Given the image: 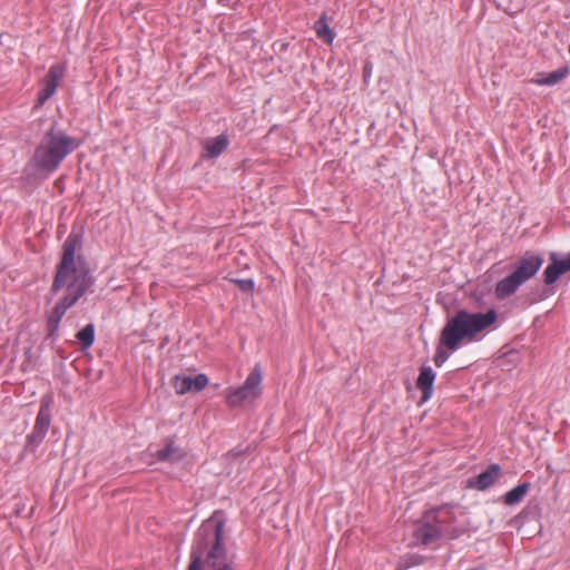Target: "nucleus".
Masks as SVG:
<instances>
[{
	"label": "nucleus",
	"mask_w": 570,
	"mask_h": 570,
	"mask_svg": "<svg viewBox=\"0 0 570 570\" xmlns=\"http://www.w3.org/2000/svg\"><path fill=\"white\" fill-rule=\"evenodd\" d=\"M430 513L432 514L435 524H438V528H445L450 530V532H442L444 539H455L462 533L463 530L454 525L455 518L450 508H440L438 510L430 511Z\"/></svg>",
	"instance_id": "obj_11"
},
{
	"label": "nucleus",
	"mask_w": 570,
	"mask_h": 570,
	"mask_svg": "<svg viewBox=\"0 0 570 570\" xmlns=\"http://www.w3.org/2000/svg\"><path fill=\"white\" fill-rule=\"evenodd\" d=\"M419 559H420L419 557L415 558V561H413L412 564H419L420 563Z\"/></svg>",
	"instance_id": "obj_30"
},
{
	"label": "nucleus",
	"mask_w": 570,
	"mask_h": 570,
	"mask_svg": "<svg viewBox=\"0 0 570 570\" xmlns=\"http://www.w3.org/2000/svg\"><path fill=\"white\" fill-rule=\"evenodd\" d=\"M225 521L217 512L198 528L190 550L187 570H234L224 543Z\"/></svg>",
	"instance_id": "obj_2"
},
{
	"label": "nucleus",
	"mask_w": 570,
	"mask_h": 570,
	"mask_svg": "<svg viewBox=\"0 0 570 570\" xmlns=\"http://www.w3.org/2000/svg\"><path fill=\"white\" fill-rule=\"evenodd\" d=\"M208 376L206 374H197L195 377L188 375H175L171 379V385L178 395L187 393H198L208 385Z\"/></svg>",
	"instance_id": "obj_8"
},
{
	"label": "nucleus",
	"mask_w": 570,
	"mask_h": 570,
	"mask_svg": "<svg viewBox=\"0 0 570 570\" xmlns=\"http://www.w3.org/2000/svg\"><path fill=\"white\" fill-rule=\"evenodd\" d=\"M530 483L523 482L508 491L504 495V503L515 505L520 503L530 490Z\"/></svg>",
	"instance_id": "obj_19"
},
{
	"label": "nucleus",
	"mask_w": 570,
	"mask_h": 570,
	"mask_svg": "<svg viewBox=\"0 0 570 570\" xmlns=\"http://www.w3.org/2000/svg\"><path fill=\"white\" fill-rule=\"evenodd\" d=\"M228 137L226 135H219L215 138L207 139L204 142L203 158H216L222 155L228 147Z\"/></svg>",
	"instance_id": "obj_16"
},
{
	"label": "nucleus",
	"mask_w": 570,
	"mask_h": 570,
	"mask_svg": "<svg viewBox=\"0 0 570 570\" xmlns=\"http://www.w3.org/2000/svg\"><path fill=\"white\" fill-rule=\"evenodd\" d=\"M63 75L65 67L62 65H53L49 68L46 77L42 79V89L38 94L37 107L42 106L53 96Z\"/></svg>",
	"instance_id": "obj_10"
},
{
	"label": "nucleus",
	"mask_w": 570,
	"mask_h": 570,
	"mask_svg": "<svg viewBox=\"0 0 570 570\" xmlns=\"http://www.w3.org/2000/svg\"><path fill=\"white\" fill-rule=\"evenodd\" d=\"M550 261L551 263L543 272L547 285L553 284L561 275L570 271V253L562 259H559L556 253H551Z\"/></svg>",
	"instance_id": "obj_12"
},
{
	"label": "nucleus",
	"mask_w": 570,
	"mask_h": 570,
	"mask_svg": "<svg viewBox=\"0 0 570 570\" xmlns=\"http://www.w3.org/2000/svg\"><path fill=\"white\" fill-rule=\"evenodd\" d=\"M498 361L499 366L507 371H510L520 363L521 358L518 351L510 350L505 352Z\"/></svg>",
	"instance_id": "obj_24"
},
{
	"label": "nucleus",
	"mask_w": 570,
	"mask_h": 570,
	"mask_svg": "<svg viewBox=\"0 0 570 570\" xmlns=\"http://www.w3.org/2000/svg\"><path fill=\"white\" fill-rule=\"evenodd\" d=\"M81 248V236L70 233L62 245L61 261L57 266L52 283V291L58 292L66 287V295L53 307L48 321H61L66 311L73 306L78 299L92 286L94 279L81 255H76Z\"/></svg>",
	"instance_id": "obj_1"
},
{
	"label": "nucleus",
	"mask_w": 570,
	"mask_h": 570,
	"mask_svg": "<svg viewBox=\"0 0 570 570\" xmlns=\"http://www.w3.org/2000/svg\"><path fill=\"white\" fill-rule=\"evenodd\" d=\"M51 404L52 397L50 395H45L41 399L40 409L33 426V429L45 435L47 434L51 422Z\"/></svg>",
	"instance_id": "obj_14"
},
{
	"label": "nucleus",
	"mask_w": 570,
	"mask_h": 570,
	"mask_svg": "<svg viewBox=\"0 0 570 570\" xmlns=\"http://www.w3.org/2000/svg\"><path fill=\"white\" fill-rule=\"evenodd\" d=\"M78 147L79 142L76 138L67 135L53 124L37 146L32 163L38 170L52 173Z\"/></svg>",
	"instance_id": "obj_3"
},
{
	"label": "nucleus",
	"mask_w": 570,
	"mask_h": 570,
	"mask_svg": "<svg viewBox=\"0 0 570 570\" xmlns=\"http://www.w3.org/2000/svg\"><path fill=\"white\" fill-rule=\"evenodd\" d=\"M444 531L450 532V530L445 528H438L432 514L428 512L423 515L422 520L417 522L413 534L417 542L429 546L440 539H444L442 535Z\"/></svg>",
	"instance_id": "obj_6"
},
{
	"label": "nucleus",
	"mask_w": 570,
	"mask_h": 570,
	"mask_svg": "<svg viewBox=\"0 0 570 570\" xmlns=\"http://www.w3.org/2000/svg\"><path fill=\"white\" fill-rule=\"evenodd\" d=\"M493 323H446L440 340L450 352H455L462 345L480 341L485 333L494 330Z\"/></svg>",
	"instance_id": "obj_4"
},
{
	"label": "nucleus",
	"mask_w": 570,
	"mask_h": 570,
	"mask_svg": "<svg viewBox=\"0 0 570 570\" xmlns=\"http://www.w3.org/2000/svg\"><path fill=\"white\" fill-rule=\"evenodd\" d=\"M501 469L498 464H491L485 471L480 473L474 480H470V485L484 491L493 485L499 479Z\"/></svg>",
	"instance_id": "obj_15"
},
{
	"label": "nucleus",
	"mask_w": 570,
	"mask_h": 570,
	"mask_svg": "<svg viewBox=\"0 0 570 570\" xmlns=\"http://www.w3.org/2000/svg\"><path fill=\"white\" fill-rule=\"evenodd\" d=\"M45 434L38 432L36 429H32V432L27 436V448H37L42 440L45 439Z\"/></svg>",
	"instance_id": "obj_26"
},
{
	"label": "nucleus",
	"mask_w": 570,
	"mask_h": 570,
	"mask_svg": "<svg viewBox=\"0 0 570 570\" xmlns=\"http://www.w3.org/2000/svg\"><path fill=\"white\" fill-rule=\"evenodd\" d=\"M522 285V282L518 279L512 273L499 281L495 285V295L500 299H504L513 295L518 288Z\"/></svg>",
	"instance_id": "obj_18"
},
{
	"label": "nucleus",
	"mask_w": 570,
	"mask_h": 570,
	"mask_svg": "<svg viewBox=\"0 0 570 570\" xmlns=\"http://www.w3.org/2000/svg\"><path fill=\"white\" fill-rule=\"evenodd\" d=\"M235 283L244 292H249L254 288V282L252 279H236Z\"/></svg>",
	"instance_id": "obj_27"
},
{
	"label": "nucleus",
	"mask_w": 570,
	"mask_h": 570,
	"mask_svg": "<svg viewBox=\"0 0 570 570\" xmlns=\"http://www.w3.org/2000/svg\"><path fill=\"white\" fill-rule=\"evenodd\" d=\"M568 73V68H561L550 72L548 76L532 79L531 82L540 85V86H553L561 81Z\"/></svg>",
	"instance_id": "obj_23"
},
{
	"label": "nucleus",
	"mask_w": 570,
	"mask_h": 570,
	"mask_svg": "<svg viewBox=\"0 0 570 570\" xmlns=\"http://www.w3.org/2000/svg\"><path fill=\"white\" fill-rule=\"evenodd\" d=\"M316 36L322 39L325 43L331 45L334 40V32L328 27L326 13H323L314 24Z\"/></svg>",
	"instance_id": "obj_20"
},
{
	"label": "nucleus",
	"mask_w": 570,
	"mask_h": 570,
	"mask_svg": "<svg viewBox=\"0 0 570 570\" xmlns=\"http://www.w3.org/2000/svg\"><path fill=\"white\" fill-rule=\"evenodd\" d=\"M542 264L543 258L540 255L527 252L515 262L512 274L524 284L537 274Z\"/></svg>",
	"instance_id": "obj_7"
},
{
	"label": "nucleus",
	"mask_w": 570,
	"mask_h": 570,
	"mask_svg": "<svg viewBox=\"0 0 570 570\" xmlns=\"http://www.w3.org/2000/svg\"><path fill=\"white\" fill-rule=\"evenodd\" d=\"M435 372L429 365H422L416 380V387L422 393V401L426 402L433 394V384L435 381Z\"/></svg>",
	"instance_id": "obj_13"
},
{
	"label": "nucleus",
	"mask_w": 570,
	"mask_h": 570,
	"mask_svg": "<svg viewBox=\"0 0 570 570\" xmlns=\"http://www.w3.org/2000/svg\"><path fill=\"white\" fill-rule=\"evenodd\" d=\"M63 75L65 67L62 65H53L49 68L46 77L42 79V89L38 94L37 107L42 106L53 96Z\"/></svg>",
	"instance_id": "obj_9"
},
{
	"label": "nucleus",
	"mask_w": 570,
	"mask_h": 570,
	"mask_svg": "<svg viewBox=\"0 0 570 570\" xmlns=\"http://www.w3.org/2000/svg\"><path fill=\"white\" fill-rule=\"evenodd\" d=\"M371 73H372V62L366 61L364 65V68H363V77H364L365 81L371 77Z\"/></svg>",
	"instance_id": "obj_28"
},
{
	"label": "nucleus",
	"mask_w": 570,
	"mask_h": 570,
	"mask_svg": "<svg viewBox=\"0 0 570 570\" xmlns=\"http://www.w3.org/2000/svg\"><path fill=\"white\" fill-rule=\"evenodd\" d=\"M262 371L255 365L242 386L229 390L226 394V402L230 407L242 406L245 402H253L262 394Z\"/></svg>",
	"instance_id": "obj_5"
},
{
	"label": "nucleus",
	"mask_w": 570,
	"mask_h": 570,
	"mask_svg": "<svg viewBox=\"0 0 570 570\" xmlns=\"http://www.w3.org/2000/svg\"><path fill=\"white\" fill-rule=\"evenodd\" d=\"M230 0H218V3L222 6H227Z\"/></svg>",
	"instance_id": "obj_29"
},
{
	"label": "nucleus",
	"mask_w": 570,
	"mask_h": 570,
	"mask_svg": "<svg viewBox=\"0 0 570 570\" xmlns=\"http://www.w3.org/2000/svg\"><path fill=\"white\" fill-rule=\"evenodd\" d=\"M77 343L80 345L81 350L85 351L89 348L95 341V327L92 323H88L83 328H81L76 334Z\"/></svg>",
	"instance_id": "obj_21"
},
{
	"label": "nucleus",
	"mask_w": 570,
	"mask_h": 570,
	"mask_svg": "<svg viewBox=\"0 0 570 570\" xmlns=\"http://www.w3.org/2000/svg\"><path fill=\"white\" fill-rule=\"evenodd\" d=\"M451 353L452 352H450L446 348V345H442V341L439 340L436 351H435V354L433 357V362H434L435 366L441 367L448 361Z\"/></svg>",
	"instance_id": "obj_25"
},
{
	"label": "nucleus",
	"mask_w": 570,
	"mask_h": 570,
	"mask_svg": "<svg viewBox=\"0 0 570 570\" xmlns=\"http://www.w3.org/2000/svg\"><path fill=\"white\" fill-rule=\"evenodd\" d=\"M450 321H497V313L494 309H489L485 314H468L466 312L461 311Z\"/></svg>",
	"instance_id": "obj_22"
},
{
	"label": "nucleus",
	"mask_w": 570,
	"mask_h": 570,
	"mask_svg": "<svg viewBox=\"0 0 570 570\" xmlns=\"http://www.w3.org/2000/svg\"><path fill=\"white\" fill-rule=\"evenodd\" d=\"M155 456L161 462H177L185 456V452L171 439H167L165 446L157 450Z\"/></svg>",
	"instance_id": "obj_17"
}]
</instances>
